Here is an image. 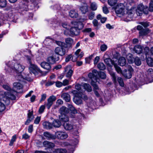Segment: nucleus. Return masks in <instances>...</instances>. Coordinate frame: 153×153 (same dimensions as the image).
<instances>
[{
    "mask_svg": "<svg viewBox=\"0 0 153 153\" xmlns=\"http://www.w3.org/2000/svg\"><path fill=\"white\" fill-rule=\"evenodd\" d=\"M134 4V1L130 0L127 4L126 7L124 4L120 3L114 7V9L117 14H125V17H128L126 19H125V21L128 22L131 20L133 14L135 13V9L134 7H131V5Z\"/></svg>",
    "mask_w": 153,
    "mask_h": 153,
    "instance_id": "f257e3e1",
    "label": "nucleus"
},
{
    "mask_svg": "<svg viewBox=\"0 0 153 153\" xmlns=\"http://www.w3.org/2000/svg\"><path fill=\"white\" fill-rule=\"evenodd\" d=\"M6 66L5 67V70L8 72H16L21 73L24 69L25 67L18 63H15L14 61L9 62L7 64H6Z\"/></svg>",
    "mask_w": 153,
    "mask_h": 153,
    "instance_id": "f03ea898",
    "label": "nucleus"
},
{
    "mask_svg": "<svg viewBox=\"0 0 153 153\" xmlns=\"http://www.w3.org/2000/svg\"><path fill=\"white\" fill-rule=\"evenodd\" d=\"M83 27L82 23L80 22H72L71 23V27L70 29V35L77 36L79 34L80 30Z\"/></svg>",
    "mask_w": 153,
    "mask_h": 153,
    "instance_id": "7ed1b4c3",
    "label": "nucleus"
},
{
    "mask_svg": "<svg viewBox=\"0 0 153 153\" xmlns=\"http://www.w3.org/2000/svg\"><path fill=\"white\" fill-rule=\"evenodd\" d=\"M89 77L93 79H95L96 81L99 80V77L102 79L106 78L105 74L103 72H100L99 73L96 70H93L92 73H90L88 74Z\"/></svg>",
    "mask_w": 153,
    "mask_h": 153,
    "instance_id": "20e7f679",
    "label": "nucleus"
},
{
    "mask_svg": "<svg viewBox=\"0 0 153 153\" xmlns=\"http://www.w3.org/2000/svg\"><path fill=\"white\" fill-rule=\"evenodd\" d=\"M12 92H4L3 95H1L2 100L7 105H9L10 103V99L14 100L16 99L15 96L11 94Z\"/></svg>",
    "mask_w": 153,
    "mask_h": 153,
    "instance_id": "39448f33",
    "label": "nucleus"
},
{
    "mask_svg": "<svg viewBox=\"0 0 153 153\" xmlns=\"http://www.w3.org/2000/svg\"><path fill=\"white\" fill-rule=\"evenodd\" d=\"M135 9V11H136V13L138 16H140L143 13L145 14H147L148 13V9L146 6H144L142 4H139L137 10L134 7Z\"/></svg>",
    "mask_w": 153,
    "mask_h": 153,
    "instance_id": "423d86ee",
    "label": "nucleus"
},
{
    "mask_svg": "<svg viewBox=\"0 0 153 153\" xmlns=\"http://www.w3.org/2000/svg\"><path fill=\"white\" fill-rule=\"evenodd\" d=\"M71 92L75 95V97L74 99L75 103L77 105L81 104L82 102V94L81 93L77 94V91L75 90Z\"/></svg>",
    "mask_w": 153,
    "mask_h": 153,
    "instance_id": "0eeeda50",
    "label": "nucleus"
},
{
    "mask_svg": "<svg viewBox=\"0 0 153 153\" xmlns=\"http://www.w3.org/2000/svg\"><path fill=\"white\" fill-rule=\"evenodd\" d=\"M92 79L91 84L94 87L95 94L97 97H99L100 96V94L101 93V91L100 89L98 87L96 83L97 82H99L98 81H96L95 80V79Z\"/></svg>",
    "mask_w": 153,
    "mask_h": 153,
    "instance_id": "6e6552de",
    "label": "nucleus"
},
{
    "mask_svg": "<svg viewBox=\"0 0 153 153\" xmlns=\"http://www.w3.org/2000/svg\"><path fill=\"white\" fill-rule=\"evenodd\" d=\"M55 139L57 138L60 140H64L66 139L68 136L67 133L65 132L58 131L55 134Z\"/></svg>",
    "mask_w": 153,
    "mask_h": 153,
    "instance_id": "1a4fd4ad",
    "label": "nucleus"
},
{
    "mask_svg": "<svg viewBox=\"0 0 153 153\" xmlns=\"http://www.w3.org/2000/svg\"><path fill=\"white\" fill-rule=\"evenodd\" d=\"M30 72L33 73L34 75H36L38 72L41 73V71L36 65L32 63L30 64L29 68Z\"/></svg>",
    "mask_w": 153,
    "mask_h": 153,
    "instance_id": "9d476101",
    "label": "nucleus"
},
{
    "mask_svg": "<svg viewBox=\"0 0 153 153\" xmlns=\"http://www.w3.org/2000/svg\"><path fill=\"white\" fill-rule=\"evenodd\" d=\"M56 100V97L53 95L50 96L47 99V102L46 105L48 109H49L53 104V102Z\"/></svg>",
    "mask_w": 153,
    "mask_h": 153,
    "instance_id": "9b49d317",
    "label": "nucleus"
},
{
    "mask_svg": "<svg viewBox=\"0 0 153 153\" xmlns=\"http://www.w3.org/2000/svg\"><path fill=\"white\" fill-rule=\"evenodd\" d=\"M65 72H66V76L70 79L72 75L73 71L71 69V66L68 65L65 68Z\"/></svg>",
    "mask_w": 153,
    "mask_h": 153,
    "instance_id": "f8f14e48",
    "label": "nucleus"
},
{
    "mask_svg": "<svg viewBox=\"0 0 153 153\" xmlns=\"http://www.w3.org/2000/svg\"><path fill=\"white\" fill-rule=\"evenodd\" d=\"M59 58L58 56H56L55 55H53L52 56L48 57L47 61L50 64H54L56 62L58 61Z\"/></svg>",
    "mask_w": 153,
    "mask_h": 153,
    "instance_id": "ddd939ff",
    "label": "nucleus"
},
{
    "mask_svg": "<svg viewBox=\"0 0 153 153\" xmlns=\"http://www.w3.org/2000/svg\"><path fill=\"white\" fill-rule=\"evenodd\" d=\"M55 52L56 54L62 56L65 54V50L63 47H57L55 48Z\"/></svg>",
    "mask_w": 153,
    "mask_h": 153,
    "instance_id": "4468645a",
    "label": "nucleus"
},
{
    "mask_svg": "<svg viewBox=\"0 0 153 153\" xmlns=\"http://www.w3.org/2000/svg\"><path fill=\"white\" fill-rule=\"evenodd\" d=\"M68 107L71 111L70 113L71 114L70 115V117L74 118V114L77 113V111L72 105L69 104Z\"/></svg>",
    "mask_w": 153,
    "mask_h": 153,
    "instance_id": "2eb2a0df",
    "label": "nucleus"
},
{
    "mask_svg": "<svg viewBox=\"0 0 153 153\" xmlns=\"http://www.w3.org/2000/svg\"><path fill=\"white\" fill-rule=\"evenodd\" d=\"M62 25L63 27L67 29L66 30L64 31V34L66 35H68L69 34L68 31L69 29H70L71 27V24L70 25L67 23L65 22L62 23Z\"/></svg>",
    "mask_w": 153,
    "mask_h": 153,
    "instance_id": "dca6fc26",
    "label": "nucleus"
},
{
    "mask_svg": "<svg viewBox=\"0 0 153 153\" xmlns=\"http://www.w3.org/2000/svg\"><path fill=\"white\" fill-rule=\"evenodd\" d=\"M79 136L78 134L76 135L74 134L71 138V141L72 145L74 146L77 144L79 142Z\"/></svg>",
    "mask_w": 153,
    "mask_h": 153,
    "instance_id": "f3484780",
    "label": "nucleus"
},
{
    "mask_svg": "<svg viewBox=\"0 0 153 153\" xmlns=\"http://www.w3.org/2000/svg\"><path fill=\"white\" fill-rule=\"evenodd\" d=\"M143 47L139 45H136L134 49V51L137 54H140L143 52Z\"/></svg>",
    "mask_w": 153,
    "mask_h": 153,
    "instance_id": "a211bd4d",
    "label": "nucleus"
},
{
    "mask_svg": "<svg viewBox=\"0 0 153 153\" xmlns=\"http://www.w3.org/2000/svg\"><path fill=\"white\" fill-rule=\"evenodd\" d=\"M43 144L44 147L48 148H53L55 146L54 143L47 141H44L43 143Z\"/></svg>",
    "mask_w": 153,
    "mask_h": 153,
    "instance_id": "6ab92c4d",
    "label": "nucleus"
},
{
    "mask_svg": "<svg viewBox=\"0 0 153 153\" xmlns=\"http://www.w3.org/2000/svg\"><path fill=\"white\" fill-rule=\"evenodd\" d=\"M43 135L46 139L48 140L51 139H55V135L52 134L48 132H45L44 133Z\"/></svg>",
    "mask_w": 153,
    "mask_h": 153,
    "instance_id": "aec40b11",
    "label": "nucleus"
},
{
    "mask_svg": "<svg viewBox=\"0 0 153 153\" xmlns=\"http://www.w3.org/2000/svg\"><path fill=\"white\" fill-rule=\"evenodd\" d=\"M42 67L48 70H50L51 68L50 64L45 62H42L40 64Z\"/></svg>",
    "mask_w": 153,
    "mask_h": 153,
    "instance_id": "412c9836",
    "label": "nucleus"
},
{
    "mask_svg": "<svg viewBox=\"0 0 153 153\" xmlns=\"http://www.w3.org/2000/svg\"><path fill=\"white\" fill-rule=\"evenodd\" d=\"M63 126L64 128L66 130H70L74 128V126L69 123H65Z\"/></svg>",
    "mask_w": 153,
    "mask_h": 153,
    "instance_id": "4be33fe9",
    "label": "nucleus"
},
{
    "mask_svg": "<svg viewBox=\"0 0 153 153\" xmlns=\"http://www.w3.org/2000/svg\"><path fill=\"white\" fill-rule=\"evenodd\" d=\"M59 120L62 121L66 122L69 120L68 116L65 114H62L59 116Z\"/></svg>",
    "mask_w": 153,
    "mask_h": 153,
    "instance_id": "5701e85b",
    "label": "nucleus"
},
{
    "mask_svg": "<svg viewBox=\"0 0 153 153\" xmlns=\"http://www.w3.org/2000/svg\"><path fill=\"white\" fill-rule=\"evenodd\" d=\"M13 88L14 90H19L22 88V85L19 82H14L13 84Z\"/></svg>",
    "mask_w": 153,
    "mask_h": 153,
    "instance_id": "b1692460",
    "label": "nucleus"
},
{
    "mask_svg": "<svg viewBox=\"0 0 153 153\" xmlns=\"http://www.w3.org/2000/svg\"><path fill=\"white\" fill-rule=\"evenodd\" d=\"M80 9L82 14L85 13L88 11V6L86 4H84L80 8Z\"/></svg>",
    "mask_w": 153,
    "mask_h": 153,
    "instance_id": "393cba45",
    "label": "nucleus"
},
{
    "mask_svg": "<svg viewBox=\"0 0 153 153\" xmlns=\"http://www.w3.org/2000/svg\"><path fill=\"white\" fill-rule=\"evenodd\" d=\"M44 128L47 129H50L53 127V125L50 123L48 122H45L43 123Z\"/></svg>",
    "mask_w": 153,
    "mask_h": 153,
    "instance_id": "a878e982",
    "label": "nucleus"
},
{
    "mask_svg": "<svg viewBox=\"0 0 153 153\" xmlns=\"http://www.w3.org/2000/svg\"><path fill=\"white\" fill-rule=\"evenodd\" d=\"M61 97L66 102H69L70 100V96L67 93H64L61 95Z\"/></svg>",
    "mask_w": 153,
    "mask_h": 153,
    "instance_id": "bb28decb",
    "label": "nucleus"
},
{
    "mask_svg": "<svg viewBox=\"0 0 153 153\" xmlns=\"http://www.w3.org/2000/svg\"><path fill=\"white\" fill-rule=\"evenodd\" d=\"M126 57L129 63L131 64L134 62L135 58L133 57L132 55L131 54H128L126 55Z\"/></svg>",
    "mask_w": 153,
    "mask_h": 153,
    "instance_id": "cd10ccee",
    "label": "nucleus"
},
{
    "mask_svg": "<svg viewBox=\"0 0 153 153\" xmlns=\"http://www.w3.org/2000/svg\"><path fill=\"white\" fill-rule=\"evenodd\" d=\"M133 71V70L132 68H130L128 71L126 72V74L124 75V76L127 78L130 79L132 76V72Z\"/></svg>",
    "mask_w": 153,
    "mask_h": 153,
    "instance_id": "c85d7f7f",
    "label": "nucleus"
},
{
    "mask_svg": "<svg viewBox=\"0 0 153 153\" xmlns=\"http://www.w3.org/2000/svg\"><path fill=\"white\" fill-rule=\"evenodd\" d=\"M119 65L121 66H123L125 65L126 63V60L123 57H120L118 60Z\"/></svg>",
    "mask_w": 153,
    "mask_h": 153,
    "instance_id": "c756f323",
    "label": "nucleus"
},
{
    "mask_svg": "<svg viewBox=\"0 0 153 153\" xmlns=\"http://www.w3.org/2000/svg\"><path fill=\"white\" fill-rule=\"evenodd\" d=\"M61 114L67 113L68 112V110L66 107L63 106L59 109Z\"/></svg>",
    "mask_w": 153,
    "mask_h": 153,
    "instance_id": "7c9ffc66",
    "label": "nucleus"
},
{
    "mask_svg": "<svg viewBox=\"0 0 153 153\" xmlns=\"http://www.w3.org/2000/svg\"><path fill=\"white\" fill-rule=\"evenodd\" d=\"M81 51L80 49H78L75 53V55L78 58H81L84 55V53L82 52H81L79 54Z\"/></svg>",
    "mask_w": 153,
    "mask_h": 153,
    "instance_id": "2f4dec72",
    "label": "nucleus"
},
{
    "mask_svg": "<svg viewBox=\"0 0 153 153\" xmlns=\"http://www.w3.org/2000/svg\"><path fill=\"white\" fill-rule=\"evenodd\" d=\"M70 16L72 18H76L78 15V13L75 10H71L69 13Z\"/></svg>",
    "mask_w": 153,
    "mask_h": 153,
    "instance_id": "473e14b6",
    "label": "nucleus"
},
{
    "mask_svg": "<svg viewBox=\"0 0 153 153\" xmlns=\"http://www.w3.org/2000/svg\"><path fill=\"white\" fill-rule=\"evenodd\" d=\"M65 42L68 46H71L73 44V40L70 38H68L65 39Z\"/></svg>",
    "mask_w": 153,
    "mask_h": 153,
    "instance_id": "72a5a7b5",
    "label": "nucleus"
},
{
    "mask_svg": "<svg viewBox=\"0 0 153 153\" xmlns=\"http://www.w3.org/2000/svg\"><path fill=\"white\" fill-rule=\"evenodd\" d=\"M53 126L55 127H59L61 125V122L58 120H54L53 122Z\"/></svg>",
    "mask_w": 153,
    "mask_h": 153,
    "instance_id": "f704fd0d",
    "label": "nucleus"
},
{
    "mask_svg": "<svg viewBox=\"0 0 153 153\" xmlns=\"http://www.w3.org/2000/svg\"><path fill=\"white\" fill-rule=\"evenodd\" d=\"M53 152L56 153H66V149H54Z\"/></svg>",
    "mask_w": 153,
    "mask_h": 153,
    "instance_id": "c9c22d12",
    "label": "nucleus"
},
{
    "mask_svg": "<svg viewBox=\"0 0 153 153\" xmlns=\"http://www.w3.org/2000/svg\"><path fill=\"white\" fill-rule=\"evenodd\" d=\"M147 58V63L148 65L151 67L153 66V60L150 57L147 56V57H146Z\"/></svg>",
    "mask_w": 153,
    "mask_h": 153,
    "instance_id": "e433bc0d",
    "label": "nucleus"
},
{
    "mask_svg": "<svg viewBox=\"0 0 153 153\" xmlns=\"http://www.w3.org/2000/svg\"><path fill=\"white\" fill-rule=\"evenodd\" d=\"M150 31L147 28L142 30H141L139 32L140 35H145L148 34L149 32Z\"/></svg>",
    "mask_w": 153,
    "mask_h": 153,
    "instance_id": "4c0bfd02",
    "label": "nucleus"
},
{
    "mask_svg": "<svg viewBox=\"0 0 153 153\" xmlns=\"http://www.w3.org/2000/svg\"><path fill=\"white\" fill-rule=\"evenodd\" d=\"M83 87L84 89L88 92H91L92 91L91 87L88 84L85 83L83 85Z\"/></svg>",
    "mask_w": 153,
    "mask_h": 153,
    "instance_id": "58836bf2",
    "label": "nucleus"
},
{
    "mask_svg": "<svg viewBox=\"0 0 153 153\" xmlns=\"http://www.w3.org/2000/svg\"><path fill=\"white\" fill-rule=\"evenodd\" d=\"M97 18L98 19H100L101 23H102L105 22L107 19L106 17H102L100 14L98 15L97 16Z\"/></svg>",
    "mask_w": 153,
    "mask_h": 153,
    "instance_id": "ea45409f",
    "label": "nucleus"
},
{
    "mask_svg": "<svg viewBox=\"0 0 153 153\" xmlns=\"http://www.w3.org/2000/svg\"><path fill=\"white\" fill-rule=\"evenodd\" d=\"M17 75L16 76V79L20 81H23L24 79L22 76L20 74V73H16Z\"/></svg>",
    "mask_w": 153,
    "mask_h": 153,
    "instance_id": "a19ab883",
    "label": "nucleus"
},
{
    "mask_svg": "<svg viewBox=\"0 0 153 153\" xmlns=\"http://www.w3.org/2000/svg\"><path fill=\"white\" fill-rule=\"evenodd\" d=\"M97 67L100 70H103L105 68V65L102 63H99L97 65Z\"/></svg>",
    "mask_w": 153,
    "mask_h": 153,
    "instance_id": "79ce46f5",
    "label": "nucleus"
},
{
    "mask_svg": "<svg viewBox=\"0 0 153 153\" xmlns=\"http://www.w3.org/2000/svg\"><path fill=\"white\" fill-rule=\"evenodd\" d=\"M110 74V75L111 76L113 80L114 83L116 82L117 79H116V76L115 75L114 73L112 71H110L109 72Z\"/></svg>",
    "mask_w": 153,
    "mask_h": 153,
    "instance_id": "37998d69",
    "label": "nucleus"
},
{
    "mask_svg": "<svg viewBox=\"0 0 153 153\" xmlns=\"http://www.w3.org/2000/svg\"><path fill=\"white\" fill-rule=\"evenodd\" d=\"M134 62H135V64L137 66H139L141 64V62L138 57H136L135 58Z\"/></svg>",
    "mask_w": 153,
    "mask_h": 153,
    "instance_id": "c03bdc74",
    "label": "nucleus"
},
{
    "mask_svg": "<svg viewBox=\"0 0 153 153\" xmlns=\"http://www.w3.org/2000/svg\"><path fill=\"white\" fill-rule=\"evenodd\" d=\"M117 0H108V3L110 6H113L117 3Z\"/></svg>",
    "mask_w": 153,
    "mask_h": 153,
    "instance_id": "a18cd8bd",
    "label": "nucleus"
},
{
    "mask_svg": "<svg viewBox=\"0 0 153 153\" xmlns=\"http://www.w3.org/2000/svg\"><path fill=\"white\" fill-rule=\"evenodd\" d=\"M30 55H26L25 56L27 60V61L29 62L30 64H31V59L33 57V56L32 54L30 53Z\"/></svg>",
    "mask_w": 153,
    "mask_h": 153,
    "instance_id": "49530a36",
    "label": "nucleus"
},
{
    "mask_svg": "<svg viewBox=\"0 0 153 153\" xmlns=\"http://www.w3.org/2000/svg\"><path fill=\"white\" fill-rule=\"evenodd\" d=\"M144 53H145L146 57L149 56V53H150L149 48L147 47H146L144 48Z\"/></svg>",
    "mask_w": 153,
    "mask_h": 153,
    "instance_id": "de8ad7c7",
    "label": "nucleus"
},
{
    "mask_svg": "<svg viewBox=\"0 0 153 153\" xmlns=\"http://www.w3.org/2000/svg\"><path fill=\"white\" fill-rule=\"evenodd\" d=\"M16 134L14 135L13 137L11 139V140L9 144L10 146H12L14 142L16 141Z\"/></svg>",
    "mask_w": 153,
    "mask_h": 153,
    "instance_id": "09e8293b",
    "label": "nucleus"
},
{
    "mask_svg": "<svg viewBox=\"0 0 153 153\" xmlns=\"http://www.w3.org/2000/svg\"><path fill=\"white\" fill-rule=\"evenodd\" d=\"M90 8L92 10H95L97 8V6L95 2H92L91 4Z\"/></svg>",
    "mask_w": 153,
    "mask_h": 153,
    "instance_id": "8fccbe9b",
    "label": "nucleus"
},
{
    "mask_svg": "<svg viewBox=\"0 0 153 153\" xmlns=\"http://www.w3.org/2000/svg\"><path fill=\"white\" fill-rule=\"evenodd\" d=\"M34 118L33 115V111H30L27 114V118L32 120Z\"/></svg>",
    "mask_w": 153,
    "mask_h": 153,
    "instance_id": "3c124183",
    "label": "nucleus"
},
{
    "mask_svg": "<svg viewBox=\"0 0 153 153\" xmlns=\"http://www.w3.org/2000/svg\"><path fill=\"white\" fill-rule=\"evenodd\" d=\"M30 136L27 133H25L23 134L22 135V139L25 140H29Z\"/></svg>",
    "mask_w": 153,
    "mask_h": 153,
    "instance_id": "603ef678",
    "label": "nucleus"
},
{
    "mask_svg": "<svg viewBox=\"0 0 153 153\" xmlns=\"http://www.w3.org/2000/svg\"><path fill=\"white\" fill-rule=\"evenodd\" d=\"M105 62L108 66L110 65V64L112 63L114 64L112 62L111 60L109 58H106L104 59Z\"/></svg>",
    "mask_w": 153,
    "mask_h": 153,
    "instance_id": "864d4df0",
    "label": "nucleus"
},
{
    "mask_svg": "<svg viewBox=\"0 0 153 153\" xmlns=\"http://www.w3.org/2000/svg\"><path fill=\"white\" fill-rule=\"evenodd\" d=\"M5 109L4 104L1 102H0V112H2Z\"/></svg>",
    "mask_w": 153,
    "mask_h": 153,
    "instance_id": "5fc2aeb1",
    "label": "nucleus"
},
{
    "mask_svg": "<svg viewBox=\"0 0 153 153\" xmlns=\"http://www.w3.org/2000/svg\"><path fill=\"white\" fill-rule=\"evenodd\" d=\"M6 5V0H0V6L3 7H5Z\"/></svg>",
    "mask_w": 153,
    "mask_h": 153,
    "instance_id": "6e6d98bb",
    "label": "nucleus"
},
{
    "mask_svg": "<svg viewBox=\"0 0 153 153\" xmlns=\"http://www.w3.org/2000/svg\"><path fill=\"white\" fill-rule=\"evenodd\" d=\"M3 87L4 89L7 90L8 92L13 91L7 85H3Z\"/></svg>",
    "mask_w": 153,
    "mask_h": 153,
    "instance_id": "4d7b16f0",
    "label": "nucleus"
},
{
    "mask_svg": "<svg viewBox=\"0 0 153 153\" xmlns=\"http://www.w3.org/2000/svg\"><path fill=\"white\" fill-rule=\"evenodd\" d=\"M117 80L119 84L121 86L123 87L124 86L123 82L122 79L121 77H118Z\"/></svg>",
    "mask_w": 153,
    "mask_h": 153,
    "instance_id": "13d9d810",
    "label": "nucleus"
},
{
    "mask_svg": "<svg viewBox=\"0 0 153 153\" xmlns=\"http://www.w3.org/2000/svg\"><path fill=\"white\" fill-rule=\"evenodd\" d=\"M45 108V105H42L40 106V107L39 110V113L40 114H42V113L44 111Z\"/></svg>",
    "mask_w": 153,
    "mask_h": 153,
    "instance_id": "bf43d9fd",
    "label": "nucleus"
},
{
    "mask_svg": "<svg viewBox=\"0 0 153 153\" xmlns=\"http://www.w3.org/2000/svg\"><path fill=\"white\" fill-rule=\"evenodd\" d=\"M149 10L151 12L153 11V1L152 0H151L149 3Z\"/></svg>",
    "mask_w": 153,
    "mask_h": 153,
    "instance_id": "052dcab7",
    "label": "nucleus"
},
{
    "mask_svg": "<svg viewBox=\"0 0 153 153\" xmlns=\"http://www.w3.org/2000/svg\"><path fill=\"white\" fill-rule=\"evenodd\" d=\"M107 48V46L105 44L102 45L100 47V50L102 51H105Z\"/></svg>",
    "mask_w": 153,
    "mask_h": 153,
    "instance_id": "680f3d73",
    "label": "nucleus"
},
{
    "mask_svg": "<svg viewBox=\"0 0 153 153\" xmlns=\"http://www.w3.org/2000/svg\"><path fill=\"white\" fill-rule=\"evenodd\" d=\"M56 43L58 45L60 46V47H63L65 45V43L61 41H56Z\"/></svg>",
    "mask_w": 153,
    "mask_h": 153,
    "instance_id": "e2e57ef3",
    "label": "nucleus"
},
{
    "mask_svg": "<svg viewBox=\"0 0 153 153\" xmlns=\"http://www.w3.org/2000/svg\"><path fill=\"white\" fill-rule=\"evenodd\" d=\"M40 120L41 117L39 116L37 117L34 120V123L36 124H38L40 121Z\"/></svg>",
    "mask_w": 153,
    "mask_h": 153,
    "instance_id": "0e129e2a",
    "label": "nucleus"
},
{
    "mask_svg": "<svg viewBox=\"0 0 153 153\" xmlns=\"http://www.w3.org/2000/svg\"><path fill=\"white\" fill-rule=\"evenodd\" d=\"M82 86H81L80 85L77 84L75 85V88L79 91L80 93L82 94V93L81 92L80 90L81 89V87Z\"/></svg>",
    "mask_w": 153,
    "mask_h": 153,
    "instance_id": "69168bd1",
    "label": "nucleus"
},
{
    "mask_svg": "<svg viewBox=\"0 0 153 153\" xmlns=\"http://www.w3.org/2000/svg\"><path fill=\"white\" fill-rule=\"evenodd\" d=\"M33 131V126L32 125H30L28 126V131L29 133H31Z\"/></svg>",
    "mask_w": 153,
    "mask_h": 153,
    "instance_id": "338daca9",
    "label": "nucleus"
},
{
    "mask_svg": "<svg viewBox=\"0 0 153 153\" xmlns=\"http://www.w3.org/2000/svg\"><path fill=\"white\" fill-rule=\"evenodd\" d=\"M102 10L103 12L105 14H107L109 12L108 8L105 6L104 7H102Z\"/></svg>",
    "mask_w": 153,
    "mask_h": 153,
    "instance_id": "774afa93",
    "label": "nucleus"
}]
</instances>
